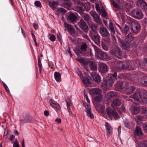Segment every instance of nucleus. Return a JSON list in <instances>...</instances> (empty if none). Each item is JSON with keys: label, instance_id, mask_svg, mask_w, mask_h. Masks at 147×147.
I'll return each instance as SVG.
<instances>
[{"label": "nucleus", "instance_id": "nucleus-1", "mask_svg": "<svg viewBox=\"0 0 147 147\" xmlns=\"http://www.w3.org/2000/svg\"><path fill=\"white\" fill-rule=\"evenodd\" d=\"M133 98L139 102L142 101L145 104L147 102V92L144 90H139L134 94Z\"/></svg>", "mask_w": 147, "mask_h": 147}, {"label": "nucleus", "instance_id": "nucleus-2", "mask_svg": "<svg viewBox=\"0 0 147 147\" xmlns=\"http://www.w3.org/2000/svg\"><path fill=\"white\" fill-rule=\"evenodd\" d=\"M130 26L131 28L134 33H138L140 32L141 26L138 21L136 20L131 21Z\"/></svg>", "mask_w": 147, "mask_h": 147}, {"label": "nucleus", "instance_id": "nucleus-3", "mask_svg": "<svg viewBox=\"0 0 147 147\" xmlns=\"http://www.w3.org/2000/svg\"><path fill=\"white\" fill-rule=\"evenodd\" d=\"M74 3L77 5H81L82 7H79L76 6L74 7V10L77 12L81 13L84 10L86 7V6L84 3L81 2L78 0H73Z\"/></svg>", "mask_w": 147, "mask_h": 147}, {"label": "nucleus", "instance_id": "nucleus-4", "mask_svg": "<svg viewBox=\"0 0 147 147\" xmlns=\"http://www.w3.org/2000/svg\"><path fill=\"white\" fill-rule=\"evenodd\" d=\"M121 46L122 48L125 49H131V48L135 49L136 48V45L135 43L131 44L129 42L126 41H122L121 42Z\"/></svg>", "mask_w": 147, "mask_h": 147}, {"label": "nucleus", "instance_id": "nucleus-5", "mask_svg": "<svg viewBox=\"0 0 147 147\" xmlns=\"http://www.w3.org/2000/svg\"><path fill=\"white\" fill-rule=\"evenodd\" d=\"M90 14L93 17L94 21L98 25L102 26L103 25L100 17L95 11H91Z\"/></svg>", "mask_w": 147, "mask_h": 147}, {"label": "nucleus", "instance_id": "nucleus-6", "mask_svg": "<svg viewBox=\"0 0 147 147\" xmlns=\"http://www.w3.org/2000/svg\"><path fill=\"white\" fill-rule=\"evenodd\" d=\"M131 14L132 16L136 18L140 19L143 17V14L141 10L136 8L131 11Z\"/></svg>", "mask_w": 147, "mask_h": 147}, {"label": "nucleus", "instance_id": "nucleus-7", "mask_svg": "<svg viewBox=\"0 0 147 147\" xmlns=\"http://www.w3.org/2000/svg\"><path fill=\"white\" fill-rule=\"evenodd\" d=\"M113 83L112 78H110L108 79L105 80L102 84V86L103 89H107L111 87Z\"/></svg>", "mask_w": 147, "mask_h": 147}, {"label": "nucleus", "instance_id": "nucleus-8", "mask_svg": "<svg viewBox=\"0 0 147 147\" xmlns=\"http://www.w3.org/2000/svg\"><path fill=\"white\" fill-rule=\"evenodd\" d=\"M89 36L92 40L96 43H99L100 40V36L97 32H90Z\"/></svg>", "mask_w": 147, "mask_h": 147}, {"label": "nucleus", "instance_id": "nucleus-9", "mask_svg": "<svg viewBox=\"0 0 147 147\" xmlns=\"http://www.w3.org/2000/svg\"><path fill=\"white\" fill-rule=\"evenodd\" d=\"M79 27L85 32H87L88 30V25L82 19H81L80 21L78 22Z\"/></svg>", "mask_w": 147, "mask_h": 147}, {"label": "nucleus", "instance_id": "nucleus-10", "mask_svg": "<svg viewBox=\"0 0 147 147\" xmlns=\"http://www.w3.org/2000/svg\"><path fill=\"white\" fill-rule=\"evenodd\" d=\"M87 46L86 43H83L80 46V49L77 50L78 53L81 54L83 55H86L87 53Z\"/></svg>", "mask_w": 147, "mask_h": 147}, {"label": "nucleus", "instance_id": "nucleus-11", "mask_svg": "<svg viewBox=\"0 0 147 147\" xmlns=\"http://www.w3.org/2000/svg\"><path fill=\"white\" fill-rule=\"evenodd\" d=\"M107 115L110 117L112 116L114 117L115 119L119 117L118 114L116 112L110 108L107 109Z\"/></svg>", "mask_w": 147, "mask_h": 147}, {"label": "nucleus", "instance_id": "nucleus-12", "mask_svg": "<svg viewBox=\"0 0 147 147\" xmlns=\"http://www.w3.org/2000/svg\"><path fill=\"white\" fill-rule=\"evenodd\" d=\"M129 63L120 62L118 63L116 65L117 67L119 69H126L129 67Z\"/></svg>", "mask_w": 147, "mask_h": 147}, {"label": "nucleus", "instance_id": "nucleus-13", "mask_svg": "<svg viewBox=\"0 0 147 147\" xmlns=\"http://www.w3.org/2000/svg\"><path fill=\"white\" fill-rule=\"evenodd\" d=\"M64 26L67 29V30L71 34H74L75 33V30L73 26L66 22H64Z\"/></svg>", "mask_w": 147, "mask_h": 147}, {"label": "nucleus", "instance_id": "nucleus-14", "mask_svg": "<svg viewBox=\"0 0 147 147\" xmlns=\"http://www.w3.org/2000/svg\"><path fill=\"white\" fill-rule=\"evenodd\" d=\"M77 19V17L75 14L71 13L68 16L67 20L70 22L73 23L76 22Z\"/></svg>", "mask_w": 147, "mask_h": 147}, {"label": "nucleus", "instance_id": "nucleus-15", "mask_svg": "<svg viewBox=\"0 0 147 147\" xmlns=\"http://www.w3.org/2000/svg\"><path fill=\"white\" fill-rule=\"evenodd\" d=\"M121 104V100L119 99L116 98L113 100L111 105L114 109H115L120 106Z\"/></svg>", "mask_w": 147, "mask_h": 147}, {"label": "nucleus", "instance_id": "nucleus-16", "mask_svg": "<svg viewBox=\"0 0 147 147\" xmlns=\"http://www.w3.org/2000/svg\"><path fill=\"white\" fill-rule=\"evenodd\" d=\"M91 93L93 96L101 95L102 91L99 89L94 88L90 90Z\"/></svg>", "mask_w": 147, "mask_h": 147}, {"label": "nucleus", "instance_id": "nucleus-17", "mask_svg": "<svg viewBox=\"0 0 147 147\" xmlns=\"http://www.w3.org/2000/svg\"><path fill=\"white\" fill-rule=\"evenodd\" d=\"M138 6L143 9L147 8V5L146 2L144 0H138L137 1Z\"/></svg>", "mask_w": 147, "mask_h": 147}, {"label": "nucleus", "instance_id": "nucleus-18", "mask_svg": "<svg viewBox=\"0 0 147 147\" xmlns=\"http://www.w3.org/2000/svg\"><path fill=\"white\" fill-rule=\"evenodd\" d=\"M77 60L80 62L82 64L86 65L88 64L90 60L89 59H86L83 58H77Z\"/></svg>", "mask_w": 147, "mask_h": 147}, {"label": "nucleus", "instance_id": "nucleus-19", "mask_svg": "<svg viewBox=\"0 0 147 147\" xmlns=\"http://www.w3.org/2000/svg\"><path fill=\"white\" fill-rule=\"evenodd\" d=\"M88 64L91 70L94 71L97 70V66L95 62L90 60Z\"/></svg>", "mask_w": 147, "mask_h": 147}, {"label": "nucleus", "instance_id": "nucleus-20", "mask_svg": "<svg viewBox=\"0 0 147 147\" xmlns=\"http://www.w3.org/2000/svg\"><path fill=\"white\" fill-rule=\"evenodd\" d=\"M49 103L51 106L54 107L57 110H59L61 109L60 105L52 99H51L50 100Z\"/></svg>", "mask_w": 147, "mask_h": 147}, {"label": "nucleus", "instance_id": "nucleus-21", "mask_svg": "<svg viewBox=\"0 0 147 147\" xmlns=\"http://www.w3.org/2000/svg\"><path fill=\"white\" fill-rule=\"evenodd\" d=\"M63 5L65 8L69 9L72 5V3L69 0H63Z\"/></svg>", "mask_w": 147, "mask_h": 147}, {"label": "nucleus", "instance_id": "nucleus-22", "mask_svg": "<svg viewBox=\"0 0 147 147\" xmlns=\"http://www.w3.org/2000/svg\"><path fill=\"white\" fill-rule=\"evenodd\" d=\"M99 32L102 36L109 33L107 29L103 27L100 28Z\"/></svg>", "mask_w": 147, "mask_h": 147}, {"label": "nucleus", "instance_id": "nucleus-23", "mask_svg": "<svg viewBox=\"0 0 147 147\" xmlns=\"http://www.w3.org/2000/svg\"><path fill=\"white\" fill-rule=\"evenodd\" d=\"M90 27L91 28L93 32H97L96 30L97 29L98 26L93 22H90L88 24Z\"/></svg>", "mask_w": 147, "mask_h": 147}, {"label": "nucleus", "instance_id": "nucleus-24", "mask_svg": "<svg viewBox=\"0 0 147 147\" xmlns=\"http://www.w3.org/2000/svg\"><path fill=\"white\" fill-rule=\"evenodd\" d=\"M86 108L87 110V115L88 117H90L91 119H93L94 118V115L92 114L91 111V109L90 107V105H89L88 106H86Z\"/></svg>", "mask_w": 147, "mask_h": 147}, {"label": "nucleus", "instance_id": "nucleus-25", "mask_svg": "<svg viewBox=\"0 0 147 147\" xmlns=\"http://www.w3.org/2000/svg\"><path fill=\"white\" fill-rule=\"evenodd\" d=\"M108 67L107 65L105 63H101L100 65V70L102 73H104L107 71Z\"/></svg>", "mask_w": 147, "mask_h": 147}, {"label": "nucleus", "instance_id": "nucleus-26", "mask_svg": "<svg viewBox=\"0 0 147 147\" xmlns=\"http://www.w3.org/2000/svg\"><path fill=\"white\" fill-rule=\"evenodd\" d=\"M142 134V133L140 128L139 127L137 126L134 132V135L136 136H141Z\"/></svg>", "mask_w": 147, "mask_h": 147}, {"label": "nucleus", "instance_id": "nucleus-27", "mask_svg": "<svg viewBox=\"0 0 147 147\" xmlns=\"http://www.w3.org/2000/svg\"><path fill=\"white\" fill-rule=\"evenodd\" d=\"M135 90V88L134 86H131L129 88H126L125 90V92L127 94L132 93Z\"/></svg>", "mask_w": 147, "mask_h": 147}, {"label": "nucleus", "instance_id": "nucleus-28", "mask_svg": "<svg viewBox=\"0 0 147 147\" xmlns=\"http://www.w3.org/2000/svg\"><path fill=\"white\" fill-rule=\"evenodd\" d=\"M54 78L56 80L57 82H60L61 80V75L59 73L55 72L54 73Z\"/></svg>", "mask_w": 147, "mask_h": 147}, {"label": "nucleus", "instance_id": "nucleus-29", "mask_svg": "<svg viewBox=\"0 0 147 147\" xmlns=\"http://www.w3.org/2000/svg\"><path fill=\"white\" fill-rule=\"evenodd\" d=\"M91 75L94 80L97 82H100V76L98 74H95L94 73H92Z\"/></svg>", "mask_w": 147, "mask_h": 147}, {"label": "nucleus", "instance_id": "nucleus-30", "mask_svg": "<svg viewBox=\"0 0 147 147\" xmlns=\"http://www.w3.org/2000/svg\"><path fill=\"white\" fill-rule=\"evenodd\" d=\"M91 78L89 77L88 78H84V77L81 79L83 83L86 85L90 84L91 83V82L90 80Z\"/></svg>", "mask_w": 147, "mask_h": 147}, {"label": "nucleus", "instance_id": "nucleus-31", "mask_svg": "<svg viewBox=\"0 0 147 147\" xmlns=\"http://www.w3.org/2000/svg\"><path fill=\"white\" fill-rule=\"evenodd\" d=\"M96 109L100 113H103L105 111V107L103 106L98 105L96 107Z\"/></svg>", "mask_w": 147, "mask_h": 147}, {"label": "nucleus", "instance_id": "nucleus-32", "mask_svg": "<svg viewBox=\"0 0 147 147\" xmlns=\"http://www.w3.org/2000/svg\"><path fill=\"white\" fill-rule=\"evenodd\" d=\"M125 40L126 41L129 42H131L134 40V37H133V34L131 33H130L127 35Z\"/></svg>", "mask_w": 147, "mask_h": 147}, {"label": "nucleus", "instance_id": "nucleus-33", "mask_svg": "<svg viewBox=\"0 0 147 147\" xmlns=\"http://www.w3.org/2000/svg\"><path fill=\"white\" fill-rule=\"evenodd\" d=\"M98 57L100 58L103 59H107L108 58V56L102 50H101L97 54Z\"/></svg>", "mask_w": 147, "mask_h": 147}, {"label": "nucleus", "instance_id": "nucleus-34", "mask_svg": "<svg viewBox=\"0 0 147 147\" xmlns=\"http://www.w3.org/2000/svg\"><path fill=\"white\" fill-rule=\"evenodd\" d=\"M102 97L101 95L96 96L94 98V101L96 103L100 102Z\"/></svg>", "mask_w": 147, "mask_h": 147}, {"label": "nucleus", "instance_id": "nucleus-35", "mask_svg": "<svg viewBox=\"0 0 147 147\" xmlns=\"http://www.w3.org/2000/svg\"><path fill=\"white\" fill-rule=\"evenodd\" d=\"M105 126L108 131L107 132V135L109 136L110 135L112 132L111 127L110 125L107 122L106 123Z\"/></svg>", "mask_w": 147, "mask_h": 147}, {"label": "nucleus", "instance_id": "nucleus-36", "mask_svg": "<svg viewBox=\"0 0 147 147\" xmlns=\"http://www.w3.org/2000/svg\"><path fill=\"white\" fill-rule=\"evenodd\" d=\"M83 18L85 20L87 21L88 24L90 22H92V19L89 15L86 14L84 16Z\"/></svg>", "mask_w": 147, "mask_h": 147}, {"label": "nucleus", "instance_id": "nucleus-37", "mask_svg": "<svg viewBox=\"0 0 147 147\" xmlns=\"http://www.w3.org/2000/svg\"><path fill=\"white\" fill-rule=\"evenodd\" d=\"M140 83L142 84L147 86V76L142 78L140 80Z\"/></svg>", "mask_w": 147, "mask_h": 147}, {"label": "nucleus", "instance_id": "nucleus-38", "mask_svg": "<svg viewBox=\"0 0 147 147\" xmlns=\"http://www.w3.org/2000/svg\"><path fill=\"white\" fill-rule=\"evenodd\" d=\"M110 42H103L102 43V47L105 50H106L108 49V47L110 45Z\"/></svg>", "mask_w": 147, "mask_h": 147}, {"label": "nucleus", "instance_id": "nucleus-39", "mask_svg": "<svg viewBox=\"0 0 147 147\" xmlns=\"http://www.w3.org/2000/svg\"><path fill=\"white\" fill-rule=\"evenodd\" d=\"M102 36L104 38V42H110V34L109 33Z\"/></svg>", "mask_w": 147, "mask_h": 147}, {"label": "nucleus", "instance_id": "nucleus-40", "mask_svg": "<svg viewBox=\"0 0 147 147\" xmlns=\"http://www.w3.org/2000/svg\"><path fill=\"white\" fill-rule=\"evenodd\" d=\"M144 119V117L140 115L136 116V120L137 122L138 123H140L141 121Z\"/></svg>", "mask_w": 147, "mask_h": 147}, {"label": "nucleus", "instance_id": "nucleus-41", "mask_svg": "<svg viewBox=\"0 0 147 147\" xmlns=\"http://www.w3.org/2000/svg\"><path fill=\"white\" fill-rule=\"evenodd\" d=\"M49 5L53 9L55 8L57 6L56 3L54 2H49Z\"/></svg>", "mask_w": 147, "mask_h": 147}, {"label": "nucleus", "instance_id": "nucleus-42", "mask_svg": "<svg viewBox=\"0 0 147 147\" xmlns=\"http://www.w3.org/2000/svg\"><path fill=\"white\" fill-rule=\"evenodd\" d=\"M125 7L126 9H127L128 11H129L130 9L132 8V6L131 4L127 3L125 4Z\"/></svg>", "mask_w": 147, "mask_h": 147}, {"label": "nucleus", "instance_id": "nucleus-43", "mask_svg": "<svg viewBox=\"0 0 147 147\" xmlns=\"http://www.w3.org/2000/svg\"><path fill=\"white\" fill-rule=\"evenodd\" d=\"M115 96V94L113 92L108 93L107 95V97L108 99H109Z\"/></svg>", "mask_w": 147, "mask_h": 147}, {"label": "nucleus", "instance_id": "nucleus-44", "mask_svg": "<svg viewBox=\"0 0 147 147\" xmlns=\"http://www.w3.org/2000/svg\"><path fill=\"white\" fill-rule=\"evenodd\" d=\"M125 110V107L123 104H122L121 106V108L120 109H119L118 110L117 109V110L120 113H121L122 112H124Z\"/></svg>", "mask_w": 147, "mask_h": 147}, {"label": "nucleus", "instance_id": "nucleus-45", "mask_svg": "<svg viewBox=\"0 0 147 147\" xmlns=\"http://www.w3.org/2000/svg\"><path fill=\"white\" fill-rule=\"evenodd\" d=\"M140 147H147V141L142 142L140 144Z\"/></svg>", "mask_w": 147, "mask_h": 147}, {"label": "nucleus", "instance_id": "nucleus-46", "mask_svg": "<svg viewBox=\"0 0 147 147\" xmlns=\"http://www.w3.org/2000/svg\"><path fill=\"white\" fill-rule=\"evenodd\" d=\"M66 102L67 105V107H70L71 105V100L68 97H67L66 98Z\"/></svg>", "mask_w": 147, "mask_h": 147}, {"label": "nucleus", "instance_id": "nucleus-47", "mask_svg": "<svg viewBox=\"0 0 147 147\" xmlns=\"http://www.w3.org/2000/svg\"><path fill=\"white\" fill-rule=\"evenodd\" d=\"M113 53L117 57H118L120 56V52L119 50H115L114 51Z\"/></svg>", "mask_w": 147, "mask_h": 147}, {"label": "nucleus", "instance_id": "nucleus-48", "mask_svg": "<svg viewBox=\"0 0 147 147\" xmlns=\"http://www.w3.org/2000/svg\"><path fill=\"white\" fill-rule=\"evenodd\" d=\"M57 11L61 13H65V10L61 8H58L57 10Z\"/></svg>", "mask_w": 147, "mask_h": 147}, {"label": "nucleus", "instance_id": "nucleus-49", "mask_svg": "<svg viewBox=\"0 0 147 147\" xmlns=\"http://www.w3.org/2000/svg\"><path fill=\"white\" fill-rule=\"evenodd\" d=\"M34 4L37 7H41V3L39 1H35L34 2Z\"/></svg>", "mask_w": 147, "mask_h": 147}, {"label": "nucleus", "instance_id": "nucleus-50", "mask_svg": "<svg viewBox=\"0 0 147 147\" xmlns=\"http://www.w3.org/2000/svg\"><path fill=\"white\" fill-rule=\"evenodd\" d=\"M77 73L78 76H80V78L82 79L84 77L83 76V75L82 73V72L80 71H78L77 72Z\"/></svg>", "mask_w": 147, "mask_h": 147}, {"label": "nucleus", "instance_id": "nucleus-51", "mask_svg": "<svg viewBox=\"0 0 147 147\" xmlns=\"http://www.w3.org/2000/svg\"><path fill=\"white\" fill-rule=\"evenodd\" d=\"M132 109H133V110L134 111V112L135 113H138L140 111L139 109L138 108L136 107H134L133 108H132Z\"/></svg>", "mask_w": 147, "mask_h": 147}, {"label": "nucleus", "instance_id": "nucleus-52", "mask_svg": "<svg viewBox=\"0 0 147 147\" xmlns=\"http://www.w3.org/2000/svg\"><path fill=\"white\" fill-rule=\"evenodd\" d=\"M112 4L113 7L116 8H119V6L118 5L116 2L115 1H113L112 2Z\"/></svg>", "mask_w": 147, "mask_h": 147}, {"label": "nucleus", "instance_id": "nucleus-53", "mask_svg": "<svg viewBox=\"0 0 147 147\" xmlns=\"http://www.w3.org/2000/svg\"><path fill=\"white\" fill-rule=\"evenodd\" d=\"M142 112L146 114L147 116V108L142 107Z\"/></svg>", "mask_w": 147, "mask_h": 147}, {"label": "nucleus", "instance_id": "nucleus-54", "mask_svg": "<svg viewBox=\"0 0 147 147\" xmlns=\"http://www.w3.org/2000/svg\"><path fill=\"white\" fill-rule=\"evenodd\" d=\"M55 39L56 38L55 36L53 34H52L50 38V40L52 41H54L55 40Z\"/></svg>", "mask_w": 147, "mask_h": 147}, {"label": "nucleus", "instance_id": "nucleus-55", "mask_svg": "<svg viewBox=\"0 0 147 147\" xmlns=\"http://www.w3.org/2000/svg\"><path fill=\"white\" fill-rule=\"evenodd\" d=\"M101 13L102 15L103 16L106 17L107 15V12H106L105 11L104 9H103L102 10V12H101Z\"/></svg>", "mask_w": 147, "mask_h": 147}, {"label": "nucleus", "instance_id": "nucleus-56", "mask_svg": "<svg viewBox=\"0 0 147 147\" xmlns=\"http://www.w3.org/2000/svg\"><path fill=\"white\" fill-rule=\"evenodd\" d=\"M129 30V28L128 26L125 25L124 27V31L125 32V34H127V32Z\"/></svg>", "mask_w": 147, "mask_h": 147}, {"label": "nucleus", "instance_id": "nucleus-57", "mask_svg": "<svg viewBox=\"0 0 147 147\" xmlns=\"http://www.w3.org/2000/svg\"><path fill=\"white\" fill-rule=\"evenodd\" d=\"M94 49L96 52H97V54L101 50L100 49L96 46L94 47Z\"/></svg>", "mask_w": 147, "mask_h": 147}, {"label": "nucleus", "instance_id": "nucleus-58", "mask_svg": "<svg viewBox=\"0 0 147 147\" xmlns=\"http://www.w3.org/2000/svg\"><path fill=\"white\" fill-rule=\"evenodd\" d=\"M16 142H14L13 144V147H19V145L18 143V142L16 140Z\"/></svg>", "mask_w": 147, "mask_h": 147}, {"label": "nucleus", "instance_id": "nucleus-59", "mask_svg": "<svg viewBox=\"0 0 147 147\" xmlns=\"http://www.w3.org/2000/svg\"><path fill=\"white\" fill-rule=\"evenodd\" d=\"M113 78L115 79V80H116L117 78V74L116 72H115L114 73V74L113 75Z\"/></svg>", "mask_w": 147, "mask_h": 147}, {"label": "nucleus", "instance_id": "nucleus-60", "mask_svg": "<svg viewBox=\"0 0 147 147\" xmlns=\"http://www.w3.org/2000/svg\"><path fill=\"white\" fill-rule=\"evenodd\" d=\"M67 108L68 112L69 113V115L71 116L72 115V113L70 109V107H67Z\"/></svg>", "mask_w": 147, "mask_h": 147}, {"label": "nucleus", "instance_id": "nucleus-61", "mask_svg": "<svg viewBox=\"0 0 147 147\" xmlns=\"http://www.w3.org/2000/svg\"><path fill=\"white\" fill-rule=\"evenodd\" d=\"M38 66H42L40 60V57H39L38 59Z\"/></svg>", "mask_w": 147, "mask_h": 147}, {"label": "nucleus", "instance_id": "nucleus-62", "mask_svg": "<svg viewBox=\"0 0 147 147\" xmlns=\"http://www.w3.org/2000/svg\"><path fill=\"white\" fill-rule=\"evenodd\" d=\"M111 32V34L112 35H114L115 34V32L114 28L110 29Z\"/></svg>", "mask_w": 147, "mask_h": 147}, {"label": "nucleus", "instance_id": "nucleus-63", "mask_svg": "<svg viewBox=\"0 0 147 147\" xmlns=\"http://www.w3.org/2000/svg\"><path fill=\"white\" fill-rule=\"evenodd\" d=\"M111 32V34L112 35H114L115 34V32L114 28L110 29Z\"/></svg>", "mask_w": 147, "mask_h": 147}, {"label": "nucleus", "instance_id": "nucleus-64", "mask_svg": "<svg viewBox=\"0 0 147 147\" xmlns=\"http://www.w3.org/2000/svg\"><path fill=\"white\" fill-rule=\"evenodd\" d=\"M143 127L144 129L147 130V123L144 124L143 125Z\"/></svg>", "mask_w": 147, "mask_h": 147}]
</instances>
